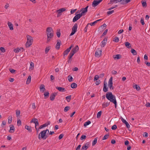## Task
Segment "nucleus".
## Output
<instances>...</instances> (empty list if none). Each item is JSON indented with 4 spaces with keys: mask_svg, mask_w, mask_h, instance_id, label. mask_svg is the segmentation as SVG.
Listing matches in <instances>:
<instances>
[{
    "mask_svg": "<svg viewBox=\"0 0 150 150\" xmlns=\"http://www.w3.org/2000/svg\"><path fill=\"white\" fill-rule=\"evenodd\" d=\"M106 98L111 102L114 104L115 107L116 108L117 105V103L115 96L112 94L111 92H108L106 94Z\"/></svg>",
    "mask_w": 150,
    "mask_h": 150,
    "instance_id": "f257e3e1",
    "label": "nucleus"
},
{
    "mask_svg": "<svg viewBox=\"0 0 150 150\" xmlns=\"http://www.w3.org/2000/svg\"><path fill=\"white\" fill-rule=\"evenodd\" d=\"M46 32L47 36V43H48L53 36V31L52 28L48 27L47 28Z\"/></svg>",
    "mask_w": 150,
    "mask_h": 150,
    "instance_id": "f03ea898",
    "label": "nucleus"
},
{
    "mask_svg": "<svg viewBox=\"0 0 150 150\" xmlns=\"http://www.w3.org/2000/svg\"><path fill=\"white\" fill-rule=\"evenodd\" d=\"M27 42L25 44L26 47H30L32 44L33 41V38L29 35H27Z\"/></svg>",
    "mask_w": 150,
    "mask_h": 150,
    "instance_id": "7ed1b4c3",
    "label": "nucleus"
},
{
    "mask_svg": "<svg viewBox=\"0 0 150 150\" xmlns=\"http://www.w3.org/2000/svg\"><path fill=\"white\" fill-rule=\"evenodd\" d=\"M47 131H48V133L49 132V130L48 129L44 130L40 132L38 136V139H39L40 140L41 139H46L47 137H45L46 135Z\"/></svg>",
    "mask_w": 150,
    "mask_h": 150,
    "instance_id": "20e7f679",
    "label": "nucleus"
},
{
    "mask_svg": "<svg viewBox=\"0 0 150 150\" xmlns=\"http://www.w3.org/2000/svg\"><path fill=\"white\" fill-rule=\"evenodd\" d=\"M77 24H75L72 28V32L70 33V36H72L75 34L77 31Z\"/></svg>",
    "mask_w": 150,
    "mask_h": 150,
    "instance_id": "39448f33",
    "label": "nucleus"
},
{
    "mask_svg": "<svg viewBox=\"0 0 150 150\" xmlns=\"http://www.w3.org/2000/svg\"><path fill=\"white\" fill-rule=\"evenodd\" d=\"M108 85L110 89L113 90L114 89V87L112 86V77H111L109 80L108 82Z\"/></svg>",
    "mask_w": 150,
    "mask_h": 150,
    "instance_id": "423d86ee",
    "label": "nucleus"
},
{
    "mask_svg": "<svg viewBox=\"0 0 150 150\" xmlns=\"http://www.w3.org/2000/svg\"><path fill=\"white\" fill-rule=\"evenodd\" d=\"M103 0H94L92 4L93 7H95L97 6Z\"/></svg>",
    "mask_w": 150,
    "mask_h": 150,
    "instance_id": "0eeeda50",
    "label": "nucleus"
},
{
    "mask_svg": "<svg viewBox=\"0 0 150 150\" xmlns=\"http://www.w3.org/2000/svg\"><path fill=\"white\" fill-rule=\"evenodd\" d=\"M102 51L99 48L96 50L95 53V56L97 57H99L101 55Z\"/></svg>",
    "mask_w": 150,
    "mask_h": 150,
    "instance_id": "6e6552de",
    "label": "nucleus"
},
{
    "mask_svg": "<svg viewBox=\"0 0 150 150\" xmlns=\"http://www.w3.org/2000/svg\"><path fill=\"white\" fill-rule=\"evenodd\" d=\"M82 14H79L76 15L73 19V22H74L80 19L82 16Z\"/></svg>",
    "mask_w": 150,
    "mask_h": 150,
    "instance_id": "1a4fd4ad",
    "label": "nucleus"
},
{
    "mask_svg": "<svg viewBox=\"0 0 150 150\" xmlns=\"http://www.w3.org/2000/svg\"><path fill=\"white\" fill-rule=\"evenodd\" d=\"M65 10L66 9L64 8H62L59 10H57V11L58 13L57 17H59L61 15L62 13L65 11Z\"/></svg>",
    "mask_w": 150,
    "mask_h": 150,
    "instance_id": "9d476101",
    "label": "nucleus"
},
{
    "mask_svg": "<svg viewBox=\"0 0 150 150\" xmlns=\"http://www.w3.org/2000/svg\"><path fill=\"white\" fill-rule=\"evenodd\" d=\"M88 6H87L85 8H83L81 9V11H82L81 13V14H82V15H85V13H86L87 11L88 8Z\"/></svg>",
    "mask_w": 150,
    "mask_h": 150,
    "instance_id": "9b49d317",
    "label": "nucleus"
},
{
    "mask_svg": "<svg viewBox=\"0 0 150 150\" xmlns=\"http://www.w3.org/2000/svg\"><path fill=\"white\" fill-rule=\"evenodd\" d=\"M79 50V47L78 45L76 46L71 51V52L75 54Z\"/></svg>",
    "mask_w": 150,
    "mask_h": 150,
    "instance_id": "f8f14e48",
    "label": "nucleus"
},
{
    "mask_svg": "<svg viewBox=\"0 0 150 150\" xmlns=\"http://www.w3.org/2000/svg\"><path fill=\"white\" fill-rule=\"evenodd\" d=\"M89 143L88 142L86 143L81 148V150H86L89 146Z\"/></svg>",
    "mask_w": 150,
    "mask_h": 150,
    "instance_id": "ddd939ff",
    "label": "nucleus"
},
{
    "mask_svg": "<svg viewBox=\"0 0 150 150\" xmlns=\"http://www.w3.org/2000/svg\"><path fill=\"white\" fill-rule=\"evenodd\" d=\"M57 43L56 45L55 48L59 50L60 48V46L61 44V41L60 40H57Z\"/></svg>",
    "mask_w": 150,
    "mask_h": 150,
    "instance_id": "4468645a",
    "label": "nucleus"
},
{
    "mask_svg": "<svg viewBox=\"0 0 150 150\" xmlns=\"http://www.w3.org/2000/svg\"><path fill=\"white\" fill-rule=\"evenodd\" d=\"M107 40V38H105L101 42V44L100 45V46L101 47H103L106 45Z\"/></svg>",
    "mask_w": 150,
    "mask_h": 150,
    "instance_id": "2eb2a0df",
    "label": "nucleus"
},
{
    "mask_svg": "<svg viewBox=\"0 0 150 150\" xmlns=\"http://www.w3.org/2000/svg\"><path fill=\"white\" fill-rule=\"evenodd\" d=\"M121 120L122 121V122L125 123L126 125V126L128 128H130V125H129V123H128V122H127L122 117L121 118Z\"/></svg>",
    "mask_w": 150,
    "mask_h": 150,
    "instance_id": "dca6fc26",
    "label": "nucleus"
},
{
    "mask_svg": "<svg viewBox=\"0 0 150 150\" xmlns=\"http://www.w3.org/2000/svg\"><path fill=\"white\" fill-rule=\"evenodd\" d=\"M10 129L9 132L10 133H13L15 130V128L14 126L12 125H9Z\"/></svg>",
    "mask_w": 150,
    "mask_h": 150,
    "instance_id": "f3484780",
    "label": "nucleus"
},
{
    "mask_svg": "<svg viewBox=\"0 0 150 150\" xmlns=\"http://www.w3.org/2000/svg\"><path fill=\"white\" fill-rule=\"evenodd\" d=\"M57 95L56 93H54L52 94L50 96V99L51 100L53 101L55 98V96Z\"/></svg>",
    "mask_w": 150,
    "mask_h": 150,
    "instance_id": "a211bd4d",
    "label": "nucleus"
},
{
    "mask_svg": "<svg viewBox=\"0 0 150 150\" xmlns=\"http://www.w3.org/2000/svg\"><path fill=\"white\" fill-rule=\"evenodd\" d=\"M56 88L60 92H63L65 91V89L63 87L57 86L56 87Z\"/></svg>",
    "mask_w": 150,
    "mask_h": 150,
    "instance_id": "6ab92c4d",
    "label": "nucleus"
},
{
    "mask_svg": "<svg viewBox=\"0 0 150 150\" xmlns=\"http://www.w3.org/2000/svg\"><path fill=\"white\" fill-rule=\"evenodd\" d=\"M8 27L11 30H12L13 29V25L11 22H8Z\"/></svg>",
    "mask_w": 150,
    "mask_h": 150,
    "instance_id": "aec40b11",
    "label": "nucleus"
},
{
    "mask_svg": "<svg viewBox=\"0 0 150 150\" xmlns=\"http://www.w3.org/2000/svg\"><path fill=\"white\" fill-rule=\"evenodd\" d=\"M40 91L42 92H43L45 90V86L43 84L41 85L40 87Z\"/></svg>",
    "mask_w": 150,
    "mask_h": 150,
    "instance_id": "412c9836",
    "label": "nucleus"
},
{
    "mask_svg": "<svg viewBox=\"0 0 150 150\" xmlns=\"http://www.w3.org/2000/svg\"><path fill=\"white\" fill-rule=\"evenodd\" d=\"M23 49L21 47L20 48H16L14 50V52L16 53H18L20 51H23Z\"/></svg>",
    "mask_w": 150,
    "mask_h": 150,
    "instance_id": "4be33fe9",
    "label": "nucleus"
},
{
    "mask_svg": "<svg viewBox=\"0 0 150 150\" xmlns=\"http://www.w3.org/2000/svg\"><path fill=\"white\" fill-rule=\"evenodd\" d=\"M74 54L71 52H70L68 57V62H69V60H71L72 59V56L74 55Z\"/></svg>",
    "mask_w": 150,
    "mask_h": 150,
    "instance_id": "5701e85b",
    "label": "nucleus"
},
{
    "mask_svg": "<svg viewBox=\"0 0 150 150\" xmlns=\"http://www.w3.org/2000/svg\"><path fill=\"white\" fill-rule=\"evenodd\" d=\"M25 128L27 129L29 132H32V129L31 126L26 125L25 126Z\"/></svg>",
    "mask_w": 150,
    "mask_h": 150,
    "instance_id": "b1692460",
    "label": "nucleus"
},
{
    "mask_svg": "<svg viewBox=\"0 0 150 150\" xmlns=\"http://www.w3.org/2000/svg\"><path fill=\"white\" fill-rule=\"evenodd\" d=\"M121 1V0H110V2L108 4H112L114 2L117 3V2H120Z\"/></svg>",
    "mask_w": 150,
    "mask_h": 150,
    "instance_id": "393cba45",
    "label": "nucleus"
},
{
    "mask_svg": "<svg viewBox=\"0 0 150 150\" xmlns=\"http://www.w3.org/2000/svg\"><path fill=\"white\" fill-rule=\"evenodd\" d=\"M121 56L119 54H116L113 56V57L115 59H119L120 58Z\"/></svg>",
    "mask_w": 150,
    "mask_h": 150,
    "instance_id": "a878e982",
    "label": "nucleus"
},
{
    "mask_svg": "<svg viewBox=\"0 0 150 150\" xmlns=\"http://www.w3.org/2000/svg\"><path fill=\"white\" fill-rule=\"evenodd\" d=\"M8 123L9 124H10L11 123L12 120V116H9L8 118Z\"/></svg>",
    "mask_w": 150,
    "mask_h": 150,
    "instance_id": "bb28decb",
    "label": "nucleus"
},
{
    "mask_svg": "<svg viewBox=\"0 0 150 150\" xmlns=\"http://www.w3.org/2000/svg\"><path fill=\"white\" fill-rule=\"evenodd\" d=\"M125 44L126 47L128 48H129L131 46V45L128 42H126L125 43Z\"/></svg>",
    "mask_w": 150,
    "mask_h": 150,
    "instance_id": "cd10ccee",
    "label": "nucleus"
},
{
    "mask_svg": "<svg viewBox=\"0 0 150 150\" xmlns=\"http://www.w3.org/2000/svg\"><path fill=\"white\" fill-rule=\"evenodd\" d=\"M109 104L110 103H108V102H106L105 103H103L102 104V107L103 108H105L109 106Z\"/></svg>",
    "mask_w": 150,
    "mask_h": 150,
    "instance_id": "c85d7f7f",
    "label": "nucleus"
},
{
    "mask_svg": "<svg viewBox=\"0 0 150 150\" xmlns=\"http://www.w3.org/2000/svg\"><path fill=\"white\" fill-rule=\"evenodd\" d=\"M101 20V19H100L96 20V21L90 23H89V25H90L91 26L94 25H95V24H96L98 21Z\"/></svg>",
    "mask_w": 150,
    "mask_h": 150,
    "instance_id": "c756f323",
    "label": "nucleus"
},
{
    "mask_svg": "<svg viewBox=\"0 0 150 150\" xmlns=\"http://www.w3.org/2000/svg\"><path fill=\"white\" fill-rule=\"evenodd\" d=\"M31 76H29L28 78L27 79L26 81V83L27 84H29L31 80Z\"/></svg>",
    "mask_w": 150,
    "mask_h": 150,
    "instance_id": "7c9ffc66",
    "label": "nucleus"
},
{
    "mask_svg": "<svg viewBox=\"0 0 150 150\" xmlns=\"http://www.w3.org/2000/svg\"><path fill=\"white\" fill-rule=\"evenodd\" d=\"M131 52L132 54L134 55H135L137 54V52L136 51V50H134V49H132L131 50Z\"/></svg>",
    "mask_w": 150,
    "mask_h": 150,
    "instance_id": "2f4dec72",
    "label": "nucleus"
},
{
    "mask_svg": "<svg viewBox=\"0 0 150 150\" xmlns=\"http://www.w3.org/2000/svg\"><path fill=\"white\" fill-rule=\"evenodd\" d=\"M77 85L76 83H73L71 85V88H75L77 87Z\"/></svg>",
    "mask_w": 150,
    "mask_h": 150,
    "instance_id": "473e14b6",
    "label": "nucleus"
},
{
    "mask_svg": "<svg viewBox=\"0 0 150 150\" xmlns=\"http://www.w3.org/2000/svg\"><path fill=\"white\" fill-rule=\"evenodd\" d=\"M69 52H70L69 50H68L67 49L64 52V53H63L64 56H65L66 55H67Z\"/></svg>",
    "mask_w": 150,
    "mask_h": 150,
    "instance_id": "72a5a7b5",
    "label": "nucleus"
},
{
    "mask_svg": "<svg viewBox=\"0 0 150 150\" xmlns=\"http://www.w3.org/2000/svg\"><path fill=\"white\" fill-rule=\"evenodd\" d=\"M66 99L67 100V101L68 102H69L71 100V95H69L68 96L66 97Z\"/></svg>",
    "mask_w": 150,
    "mask_h": 150,
    "instance_id": "f704fd0d",
    "label": "nucleus"
},
{
    "mask_svg": "<svg viewBox=\"0 0 150 150\" xmlns=\"http://www.w3.org/2000/svg\"><path fill=\"white\" fill-rule=\"evenodd\" d=\"M113 41L116 42H118L119 41V39L118 37L117 36L113 38Z\"/></svg>",
    "mask_w": 150,
    "mask_h": 150,
    "instance_id": "c9c22d12",
    "label": "nucleus"
},
{
    "mask_svg": "<svg viewBox=\"0 0 150 150\" xmlns=\"http://www.w3.org/2000/svg\"><path fill=\"white\" fill-rule=\"evenodd\" d=\"M133 87L134 88L136 89L137 90H139L140 89V87L139 86L137 85H135L134 86H133Z\"/></svg>",
    "mask_w": 150,
    "mask_h": 150,
    "instance_id": "e433bc0d",
    "label": "nucleus"
},
{
    "mask_svg": "<svg viewBox=\"0 0 150 150\" xmlns=\"http://www.w3.org/2000/svg\"><path fill=\"white\" fill-rule=\"evenodd\" d=\"M97 138H95L94 139V140L92 142V146H94L96 144V143L97 142Z\"/></svg>",
    "mask_w": 150,
    "mask_h": 150,
    "instance_id": "4c0bfd02",
    "label": "nucleus"
},
{
    "mask_svg": "<svg viewBox=\"0 0 150 150\" xmlns=\"http://www.w3.org/2000/svg\"><path fill=\"white\" fill-rule=\"evenodd\" d=\"M91 123V122L90 121H88L86 122H85L84 124V126L85 127H86L87 126L89 125Z\"/></svg>",
    "mask_w": 150,
    "mask_h": 150,
    "instance_id": "58836bf2",
    "label": "nucleus"
},
{
    "mask_svg": "<svg viewBox=\"0 0 150 150\" xmlns=\"http://www.w3.org/2000/svg\"><path fill=\"white\" fill-rule=\"evenodd\" d=\"M68 79L69 81L71 82L72 81L73 78L71 76L69 75L68 76Z\"/></svg>",
    "mask_w": 150,
    "mask_h": 150,
    "instance_id": "ea45409f",
    "label": "nucleus"
},
{
    "mask_svg": "<svg viewBox=\"0 0 150 150\" xmlns=\"http://www.w3.org/2000/svg\"><path fill=\"white\" fill-rule=\"evenodd\" d=\"M103 90L104 92H106L108 91V88L107 87V86H103Z\"/></svg>",
    "mask_w": 150,
    "mask_h": 150,
    "instance_id": "a19ab883",
    "label": "nucleus"
},
{
    "mask_svg": "<svg viewBox=\"0 0 150 150\" xmlns=\"http://www.w3.org/2000/svg\"><path fill=\"white\" fill-rule=\"evenodd\" d=\"M38 121V119L36 118H34L31 121V122H33L35 124Z\"/></svg>",
    "mask_w": 150,
    "mask_h": 150,
    "instance_id": "79ce46f5",
    "label": "nucleus"
},
{
    "mask_svg": "<svg viewBox=\"0 0 150 150\" xmlns=\"http://www.w3.org/2000/svg\"><path fill=\"white\" fill-rule=\"evenodd\" d=\"M102 113V112L101 111L99 112L97 114V118H99L100 117V116L101 115Z\"/></svg>",
    "mask_w": 150,
    "mask_h": 150,
    "instance_id": "37998d69",
    "label": "nucleus"
},
{
    "mask_svg": "<svg viewBox=\"0 0 150 150\" xmlns=\"http://www.w3.org/2000/svg\"><path fill=\"white\" fill-rule=\"evenodd\" d=\"M50 47H47L46 49H45V52L46 54L50 50Z\"/></svg>",
    "mask_w": 150,
    "mask_h": 150,
    "instance_id": "c03bdc74",
    "label": "nucleus"
},
{
    "mask_svg": "<svg viewBox=\"0 0 150 150\" xmlns=\"http://www.w3.org/2000/svg\"><path fill=\"white\" fill-rule=\"evenodd\" d=\"M6 121L5 120H3L2 121V123L1 125L2 127H4V126H5L6 125Z\"/></svg>",
    "mask_w": 150,
    "mask_h": 150,
    "instance_id": "a18cd8bd",
    "label": "nucleus"
},
{
    "mask_svg": "<svg viewBox=\"0 0 150 150\" xmlns=\"http://www.w3.org/2000/svg\"><path fill=\"white\" fill-rule=\"evenodd\" d=\"M109 136V135L108 134H106V135H105L104 136V137H103V138L102 139V140H104L107 139L108 138Z\"/></svg>",
    "mask_w": 150,
    "mask_h": 150,
    "instance_id": "49530a36",
    "label": "nucleus"
},
{
    "mask_svg": "<svg viewBox=\"0 0 150 150\" xmlns=\"http://www.w3.org/2000/svg\"><path fill=\"white\" fill-rule=\"evenodd\" d=\"M86 135H83L81 136V137L80 138V139L81 140H83V139H85L86 138Z\"/></svg>",
    "mask_w": 150,
    "mask_h": 150,
    "instance_id": "de8ad7c7",
    "label": "nucleus"
},
{
    "mask_svg": "<svg viewBox=\"0 0 150 150\" xmlns=\"http://www.w3.org/2000/svg\"><path fill=\"white\" fill-rule=\"evenodd\" d=\"M99 77L98 75H96L94 77V81H97L99 79Z\"/></svg>",
    "mask_w": 150,
    "mask_h": 150,
    "instance_id": "09e8293b",
    "label": "nucleus"
},
{
    "mask_svg": "<svg viewBox=\"0 0 150 150\" xmlns=\"http://www.w3.org/2000/svg\"><path fill=\"white\" fill-rule=\"evenodd\" d=\"M47 126V125H46L45 123L43 125H41L39 127V129H41L43 128L46 127Z\"/></svg>",
    "mask_w": 150,
    "mask_h": 150,
    "instance_id": "8fccbe9b",
    "label": "nucleus"
},
{
    "mask_svg": "<svg viewBox=\"0 0 150 150\" xmlns=\"http://www.w3.org/2000/svg\"><path fill=\"white\" fill-rule=\"evenodd\" d=\"M69 106H66V107L64 110V111L65 112H66L67 111H68L69 109Z\"/></svg>",
    "mask_w": 150,
    "mask_h": 150,
    "instance_id": "3c124183",
    "label": "nucleus"
},
{
    "mask_svg": "<svg viewBox=\"0 0 150 150\" xmlns=\"http://www.w3.org/2000/svg\"><path fill=\"white\" fill-rule=\"evenodd\" d=\"M89 26V23H88L86 26L84 30L85 32L86 33L87 31V28L88 27V26Z\"/></svg>",
    "mask_w": 150,
    "mask_h": 150,
    "instance_id": "603ef678",
    "label": "nucleus"
},
{
    "mask_svg": "<svg viewBox=\"0 0 150 150\" xmlns=\"http://www.w3.org/2000/svg\"><path fill=\"white\" fill-rule=\"evenodd\" d=\"M16 116L18 117L20 115V111L19 110H16Z\"/></svg>",
    "mask_w": 150,
    "mask_h": 150,
    "instance_id": "864d4df0",
    "label": "nucleus"
},
{
    "mask_svg": "<svg viewBox=\"0 0 150 150\" xmlns=\"http://www.w3.org/2000/svg\"><path fill=\"white\" fill-rule=\"evenodd\" d=\"M17 123V125L18 126H20L21 125V120H19V119L18 120Z\"/></svg>",
    "mask_w": 150,
    "mask_h": 150,
    "instance_id": "5fc2aeb1",
    "label": "nucleus"
},
{
    "mask_svg": "<svg viewBox=\"0 0 150 150\" xmlns=\"http://www.w3.org/2000/svg\"><path fill=\"white\" fill-rule=\"evenodd\" d=\"M0 50L1 51L3 52H5V50L4 47H1L0 48Z\"/></svg>",
    "mask_w": 150,
    "mask_h": 150,
    "instance_id": "6e6d98bb",
    "label": "nucleus"
},
{
    "mask_svg": "<svg viewBox=\"0 0 150 150\" xmlns=\"http://www.w3.org/2000/svg\"><path fill=\"white\" fill-rule=\"evenodd\" d=\"M142 4L143 6L145 7V6H146L147 4H146V1L142 2Z\"/></svg>",
    "mask_w": 150,
    "mask_h": 150,
    "instance_id": "4d7b16f0",
    "label": "nucleus"
},
{
    "mask_svg": "<svg viewBox=\"0 0 150 150\" xmlns=\"http://www.w3.org/2000/svg\"><path fill=\"white\" fill-rule=\"evenodd\" d=\"M32 108L33 110H35L36 108V106L35 103L32 104Z\"/></svg>",
    "mask_w": 150,
    "mask_h": 150,
    "instance_id": "13d9d810",
    "label": "nucleus"
},
{
    "mask_svg": "<svg viewBox=\"0 0 150 150\" xmlns=\"http://www.w3.org/2000/svg\"><path fill=\"white\" fill-rule=\"evenodd\" d=\"M114 12V11L113 10H112L108 11L107 12V14L108 15H110L113 13Z\"/></svg>",
    "mask_w": 150,
    "mask_h": 150,
    "instance_id": "bf43d9fd",
    "label": "nucleus"
},
{
    "mask_svg": "<svg viewBox=\"0 0 150 150\" xmlns=\"http://www.w3.org/2000/svg\"><path fill=\"white\" fill-rule=\"evenodd\" d=\"M117 128V126L116 125H114L112 126L111 129L112 130H115Z\"/></svg>",
    "mask_w": 150,
    "mask_h": 150,
    "instance_id": "052dcab7",
    "label": "nucleus"
},
{
    "mask_svg": "<svg viewBox=\"0 0 150 150\" xmlns=\"http://www.w3.org/2000/svg\"><path fill=\"white\" fill-rule=\"evenodd\" d=\"M106 26V24L105 23H104L102 25H101V26L100 27L101 28H102L103 29H104L105 28Z\"/></svg>",
    "mask_w": 150,
    "mask_h": 150,
    "instance_id": "680f3d73",
    "label": "nucleus"
},
{
    "mask_svg": "<svg viewBox=\"0 0 150 150\" xmlns=\"http://www.w3.org/2000/svg\"><path fill=\"white\" fill-rule=\"evenodd\" d=\"M121 1L120 2H121V4H126L125 0H121Z\"/></svg>",
    "mask_w": 150,
    "mask_h": 150,
    "instance_id": "e2e57ef3",
    "label": "nucleus"
},
{
    "mask_svg": "<svg viewBox=\"0 0 150 150\" xmlns=\"http://www.w3.org/2000/svg\"><path fill=\"white\" fill-rule=\"evenodd\" d=\"M10 71L12 73H14L16 71V70L14 69H9Z\"/></svg>",
    "mask_w": 150,
    "mask_h": 150,
    "instance_id": "0e129e2a",
    "label": "nucleus"
},
{
    "mask_svg": "<svg viewBox=\"0 0 150 150\" xmlns=\"http://www.w3.org/2000/svg\"><path fill=\"white\" fill-rule=\"evenodd\" d=\"M44 95L45 96V97L48 96H49V92L48 91L45 92L44 93Z\"/></svg>",
    "mask_w": 150,
    "mask_h": 150,
    "instance_id": "69168bd1",
    "label": "nucleus"
},
{
    "mask_svg": "<svg viewBox=\"0 0 150 150\" xmlns=\"http://www.w3.org/2000/svg\"><path fill=\"white\" fill-rule=\"evenodd\" d=\"M140 22L142 25H143L145 23L144 22V19L143 18H141V19Z\"/></svg>",
    "mask_w": 150,
    "mask_h": 150,
    "instance_id": "338daca9",
    "label": "nucleus"
},
{
    "mask_svg": "<svg viewBox=\"0 0 150 150\" xmlns=\"http://www.w3.org/2000/svg\"><path fill=\"white\" fill-rule=\"evenodd\" d=\"M144 63L145 64H146L147 66L148 67L150 66V63L149 62H148L147 61H145L144 62Z\"/></svg>",
    "mask_w": 150,
    "mask_h": 150,
    "instance_id": "774afa93",
    "label": "nucleus"
}]
</instances>
